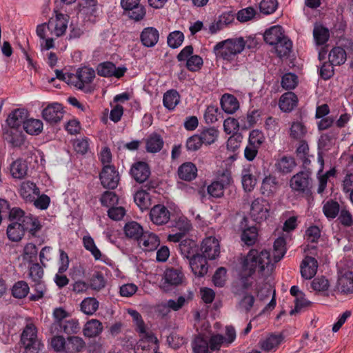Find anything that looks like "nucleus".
Instances as JSON below:
<instances>
[{
  "label": "nucleus",
  "mask_w": 353,
  "mask_h": 353,
  "mask_svg": "<svg viewBox=\"0 0 353 353\" xmlns=\"http://www.w3.org/2000/svg\"><path fill=\"white\" fill-rule=\"evenodd\" d=\"M97 70L98 74L101 77L120 78L124 75L127 69L125 67L117 68L112 62L106 61L100 63Z\"/></svg>",
  "instance_id": "f8f14e48"
},
{
  "label": "nucleus",
  "mask_w": 353,
  "mask_h": 353,
  "mask_svg": "<svg viewBox=\"0 0 353 353\" xmlns=\"http://www.w3.org/2000/svg\"><path fill=\"white\" fill-rule=\"evenodd\" d=\"M41 114L43 119L47 122L56 123L63 119V110L60 103H53L45 108Z\"/></svg>",
  "instance_id": "ddd939ff"
},
{
  "label": "nucleus",
  "mask_w": 353,
  "mask_h": 353,
  "mask_svg": "<svg viewBox=\"0 0 353 353\" xmlns=\"http://www.w3.org/2000/svg\"><path fill=\"white\" fill-rule=\"evenodd\" d=\"M100 201L103 206L110 208L118 203L119 198L114 192L106 191L101 195Z\"/></svg>",
  "instance_id": "4d7b16f0"
},
{
  "label": "nucleus",
  "mask_w": 353,
  "mask_h": 353,
  "mask_svg": "<svg viewBox=\"0 0 353 353\" xmlns=\"http://www.w3.org/2000/svg\"><path fill=\"white\" fill-rule=\"evenodd\" d=\"M309 185L310 174L307 172H299L290 180V186L295 192H304L309 189Z\"/></svg>",
  "instance_id": "4468645a"
},
{
  "label": "nucleus",
  "mask_w": 353,
  "mask_h": 353,
  "mask_svg": "<svg viewBox=\"0 0 353 353\" xmlns=\"http://www.w3.org/2000/svg\"><path fill=\"white\" fill-rule=\"evenodd\" d=\"M298 103V98L292 92H288L281 95L279 99V107L283 112H291Z\"/></svg>",
  "instance_id": "5701e85b"
},
{
  "label": "nucleus",
  "mask_w": 353,
  "mask_h": 353,
  "mask_svg": "<svg viewBox=\"0 0 353 353\" xmlns=\"http://www.w3.org/2000/svg\"><path fill=\"white\" fill-rule=\"evenodd\" d=\"M296 163L292 157L283 156L279 159L275 163L276 170L282 174H288L293 171Z\"/></svg>",
  "instance_id": "bb28decb"
},
{
  "label": "nucleus",
  "mask_w": 353,
  "mask_h": 353,
  "mask_svg": "<svg viewBox=\"0 0 353 353\" xmlns=\"http://www.w3.org/2000/svg\"><path fill=\"white\" fill-rule=\"evenodd\" d=\"M313 36L317 45H323L329 40L330 31L322 24L316 23L313 30Z\"/></svg>",
  "instance_id": "c756f323"
},
{
  "label": "nucleus",
  "mask_w": 353,
  "mask_h": 353,
  "mask_svg": "<svg viewBox=\"0 0 353 353\" xmlns=\"http://www.w3.org/2000/svg\"><path fill=\"white\" fill-rule=\"evenodd\" d=\"M190 265L194 275L201 277L205 275L208 270L207 258L197 254L190 259Z\"/></svg>",
  "instance_id": "dca6fc26"
},
{
  "label": "nucleus",
  "mask_w": 353,
  "mask_h": 353,
  "mask_svg": "<svg viewBox=\"0 0 353 353\" xmlns=\"http://www.w3.org/2000/svg\"><path fill=\"white\" fill-rule=\"evenodd\" d=\"M121 5L125 14L134 21L143 19L145 15V10L140 0H121Z\"/></svg>",
  "instance_id": "0eeeda50"
},
{
  "label": "nucleus",
  "mask_w": 353,
  "mask_h": 353,
  "mask_svg": "<svg viewBox=\"0 0 353 353\" xmlns=\"http://www.w3.org/2000/svg\"><path fill=\"white\" fill-rule=\"evenodd\" d=\"M65 345V353H79L85 349V343L81 337L69 336Z\"/></svg>",
  "instance_id": "a878e982"
},
{
  "label": "nucleus",
  "mask_w": 353,
  "mask_h": 353,
  "mask_svg": "<svg viewBox=\"0 0 353 353\" xmlns=\"http://www.w3.org/2000/svg\"><path fill=\"white\" fill-rule=\"evenodd\" d=\"M270 203L263 198H256L251 203L250 216L255 222L260 223L270 216Z\"/></svg>",
  "instance_id": "423d86ee"
},
{
  "label": "nucleus",
  "mask_w": 353,
  "mask_h": 353,
  "mask_svg": "<svg viewBox=\"0 0 353 353\" xmlns=\"http://www.w3.org/2000/svg\"><path fill=\"white\" fill-rule=\"evenodd\" d=\"M256 10L253 7H248L240 10L236 14V19L240 22L252 20L256 15Z\"/></svg>",
  "instance_id": "680f3d73"
},
{
  "label": "nucleus",
  "mask_w": 353,
  "mask_h": 353,
  "mask_svg": "<svg viewBox=\"0 0 353 353\" xmlns=\"http://www.w3.org/2000/svg\"><path fill=\"white\" fill-rule=\"evenodd\" d=\"M339 212L338 220L342 225L345 227L353 225V216L346 208H343Z\"/></svg>",
  "instance_id": "338daca9"
},
{
  "label": "nucleus",
  "mask_w": 353,
  "mask_h": 353,
  "mask_svg": "<svg viewBox=\"0 0 353 353\" xmlns=\"http://www.w3.org/2000/svg\"><path fill=\"white\" fill-rule=\"evenodd\" d=\"M347 59L345 50L341 47H334L329 53V60L335 65L343 64Z\"/></svg>",
  "instance_id": "4c0bfd02"
},
{
  "label": "nucleus",
  "mask_w": 353,
  "mask_h": 353,
  "mask_svg": "<svg viewBox=\"0 0 353 353\" xmlns=\"http://www.w3.org/2000/svg\"><path fill=\"white\" fill-rule=\"evenodd\" d=\"M177 173L181 179L190 181L196 177L197 168L194 163L186 162L179 166Z\"/></svg>",
  "instance_id": "b1692460"
},
{
  "label": "nucleus",
  "mask_w": 353,
  "mask_h": 353,
  "mask_svg": "<svg viewBox=\"0 0 353 353\" xmlns=\"http://www.w3.org/2000/svg\"><path fill=\"white\" fill-rule=\"evenodd\" d=\"M309 153L310 148L307 143L305 140L301 141L296 150V157L302 161L304 165H308L310 163Z\"/></svg>",
  "instance_id": "49530a36"
},
{
  "label": "nucleus",
  "mask_w": 353,
  "mask_h": 353,
  "mask_svg": "<svg viewBox=\"0 0 353 353\" xmlns=\"http://www.w3.org/2000/svg\"><path fill=\"white\" fill-rule=\"evenodd\" d=\"M221 104L223 111L228 114L235 112L239 107V103L236 98L228 94L222 96Z\"/></svg>",
  "instance_id": "cd10ccee"
},
{
  "label": "nucleus",
  "mask_w": 353,
  "mask_h": 353,
  "mask_svg": "<svg viewBox=\"0 0 353 353\" xmlns=\"http://www.w3.org/2000/svg\"><path fill=\"white\" fill-rule=\"evenodd\" d=\"M21 341L25 353H39L43 347L37 336V327L32 323H28L25 327L21 336Z\"/></svg>",
  "instance_id": "7ed1b4c3"
},
{
  "label": "nucleus",
  "mask_w": 353,
  "mask_h": 353,
  "mask_svg": "<svg viewBox=\"0 0 353 353\" xmlns=\"http://www.w3.org/2000/svg\"><path fill=\"white\" fill-rule=\"evenodd\" d=\"M83 245L85 248L90 252L95 260H99L101 258V253L97 248L94 239L90 236H85L83 238Z\"/></svg>",
  "instance_id": "3c124183"
},
{
  "label": "nucleus",
  "mask_w": 353,
  "mask_h": 353,
  "mask_svg": "<svg viewBox=\"0 0 353 353\" xmlns=\"http://www.w3.org/2000/svg\"><path fill=\"white\" fill-rule=\"evenodd\" d=\"M100 180L104 188L113 189L119 183V174L113 165H104L100 174Z\"/></svg>",
  "instance_id": "9b49d317"
},
{
  "label": "nucleus",
  "mask_w": 353,
  "mask_h": 353,
  "mask_svg": "<svg viewBox=\"0 0 353 353\" xmlns=\"http://www.w3.org/2000/svg\"><path fill=\"white\" fill-rule=\"evenodd\" d=\"M163 279L164 282L160 285V288L164 290H167L168 286H178L181 285L184 280V274L181 269L168 268L163 273Z\"/></svg>",
  "instance_id": "1a4fd4ad"
},
{
  "label": "nucleus",
  "mask_w": 353,
  "mask_h": 353,
  "mask_svg": "<svg viewBox=\"0 0 353 353\" xmlns=\"http://www.w3.org/2000/svg\"><path fill=\"white\" fill-rule=\"evenodd\" d=\"M318 267V262L314 257L306 256L300 265L301 276L307 280L311 279L316 274Z\"/></svg>",
  "instance_id": "2eb2a0df"
},
{
  "label": "nucleus",
  "mask_w": 353,
  "mask_h": 353,
  "mask_svg": "<svg viewBox=\"0 0 353 353\" xmlns=\"http://www.w3.org/2000/svg\"><path fill=\"white\" fill-rule=\"evenodd\" d=\"M141 40L146 47H152L154 45V29L153 28H145L141 34Z\"/></svg>",
  "instance_id": "052dcab7"
},
{
  "label": "nucleus",
  "mask_w": 353,
  "mask_h": 353,
  "mask_svg": "<svg viewBox=\"0 0 353 353\" xmlns=\"http://www.w3.org/2000/svg\"><path fill=\"white\" fill-rule=\"evenodd\" d=\"M20 195L27 202H32L34 197L39 194V190L30 181H24L20 187Z\"/></svg>",
  "instance_id": "4be33fe9"
},
{
  "label": "nucleus",
  "mask_w": 353,
  "mask_h": 353,
  "mask_svg": "<svg viewBox=\"0 0 353 353\" xmlns=\"http://www.w3.org/2000/svg\"><path fill=\"white\" fill-rule=\"evenodd\" d=\"M338 285L341 290L344 293L353 292V273L346 272L342 275L338 280Z\"/></svg>",
  "instance_id": "ea45409f"
},
{
  "label": "nucleus",
  "mask_w": 353,
  "mask_h": 353,
  "mask_svg": "<svg viewBox=\"0 0 353 353\" xmlns=\"http://www.w3.org/2000/svg\"><path fill=\"white\" fill-rule=\"evenodd\" d=\"M130 174L136 181L143 183L149 177L150 170L147 163L139 161L132 165Z\"/></svg>",
  "instance_id": "a211bd4d"
},
{
  "label": "nucleus",
  "mask_w": 353,
  "mask_h": 353,
  "mask_svg": "<svg viewBox=\"0 0 353 353\" xmlns=\"http://www.w3.org/2000/svg\"><path fill=\"white\" fill-rule=\"evenodd\" d=\"M311 287L316 292H325L329 290L330 283L325 276H318L312 281Z\"/></svg>",
  "instance_id": "a19ab883"
},
{
  "label": "nucleus",
  "mask_w": 353,
  "mask_h": 353,
  "mask_svg": "<svg viewBox=\"0 0 353 353\" xmlns=\"http://www.w3.org/2000/svg\"><path fill=\"white\" fill-rule=\"evenodd\" d=\"M241 239L247 246L254 245L259 241V229L256 226L242 228Z\"/></svg>",
  "instance_id": "aec40b11"
},
{
  "label": "nucleus",
  "mask_w": 353,
  "mask_h": 353,
  "mask_svg": "<svg viewBox=\"0 0 353 353\" xmlns=\"http://www.w3.org/2000/svg\"><path fill=\"white\" fill-rule=\"evenodd\" d=\"M323 212L327 218L334 219L339 215L340 205L336 201L330 199L324 203Z\"/></svg>",
  "instance_id": "58836bf2"
},
{
  "label": "nucleus",
  "mask_w": 353,
  "mask_h": 353,
  "mask_svg": "<svg viewBox=\"0 0 353 353\" xmlns=\"http://www.w3.org/2000/svg\"><path fill=\"white\" fill-rule=\"evenodd\" d=\"M123 230L127 237L134 239H138L143 232L142 226L136 221L127 223Z\"/></svg>",
  "instance_id": "72a5a7b5"
},
{
  "label": "nucleus",
  "mask_w": 353,
  "mask_h": 353,
  "mask_svg": "<svg viewBox=\"0 0 353 353\" xmlns=\"http://www.w3.org/2000/svg\"><path fill=\"white\" fill-rule=\"evenodd\" d=\"M298 85V77L293 73L285 74L281 79V86L285 90H293Z\"/></svg>",
  "instance_id": "5fc2aeb1"
},
{
  "label": "nucleus",
  "mask_w": 353,
  "mask_h": 353,
  "mask_svg": "<svg viewBox=\"0 0 353 353\" xmlns=\"http://www.w3.org/2000/svg\"><path fill=\"white\" fill-rule=\"evenodd\" d=\"M284 37L285 36L280 26H272L264 33V41L271 46H274Z\"/></svg>",
  "instance_id": "393cba45"
},
{
  "label": "nucleus",
  "mask_w": 353,
  "mask_h": 353,
  "mask_svg": "<svg viewBox=\"0 0 353 353\" xmlns=\"http://www.w3.org/2000/svg\"><path fill=\"white\" fill-rule=\"evenodd\" d=\"M154 194V183L150 181L145 185L144 189L138 191L134 196V201L141 210H150L149 217L152 221H154V214L152 212L154 209V206H152Z\"/></svg>",
  "instance_id": "20e7f679"
},
{
  "label": "nucleus",
  "mask_w": 353,
  "mask_h": 353,
  "mask_svg": "<svg viewBox=\"0 0 353 353\" xmlns=\"http://www.w3.org/2000/svg\"><path fill=\"white\" fill-rule=\"evenodd\" d=\"M21 223L24 231L28 230L32 235H35L41 229V225L38 219L30 214L26 215Z\"/></svg>",
  "instance_id": "473e14b6"
},
{
  "label": "nucleus",
  "mask_w": 353,
  "mask_h": 353,
  "mask_svg": "<svg viewBox=\"0 0 353 353\" xmlns=\"http://www.w3.org/2000/svg\"><path fill=\"white\" fill-rule=\"evenodd\" d=\"M275 50L280 58L289 57L292 47V43L286 37L279 41L275 45Z\"/></svg>",
  "instance_id": "e433bc0d"
},
{
  "label": "nucleus",
  "mask_w": 353,
  "mask_h": 353,
  "mask_svg": "<svg viewBox=\"0 0 353 353\" xmlns=\"http://www.w3.org/2000/svg\"><path fill=\"white\" fill-rule=\"evenodd\" d=\"M278 6L277 0H262L259 4L261 12L265 14L273 13Z\"/></svg>",
  "instance_id": "69168bd1"
},
{
  "label": "nucleus",
  "mask_w": 353,
  "mask_h": 353,
  "mask_svg": "<svg viewBox=\"0 0 353 353\" xmlns=\"http://www.w3.org/2000/svg\"><path fill=\"white\" fill-rule=\"evenodd\" d=\"M24 234V229L21 223L12 222L7 228V236L12 241H20Z\"/></svg>",
  "instance_id": "7c9ffc66"
},
{
  "label": "nucleus",
  "mask_w": 353,
  "mask_h": 353,
  "mask_svg": "<svg viewBox=\"0 0 353 353\" xmlns=\"http://www.w3.org/2000/svg\"><path fill=\"white\" fill-rule=\"evenodd\" d=\"M180 250L181 253L190 259L194 257V256L199 254L195 242L190 240L182 241L180 243Z\"/></svg>",
  "instance_id": "c03bdc74"
},
{
  "label": "nucleus",
  "mask_w": 353,
  "mask_h": 353,
  "mask_svg": "<svg viewBox=\"0 0 353 353\" xmlns=\"http://www.w3.org/2000/svg\"><path fill=\"white\" fill-rule=\"evenodd\" d=\"M38 250L36 245L33 243H28L23 248L22 254L23 260L26 262H32L37 259Z\"/></svg>",
  "instance_id": "6e6d98bb"
},
{
  "label": "nucleus",
  "mask_w": 353,
  "mask_h": 353,
  "mask_svg": "<svg viewBox=\"0 0 353 353\" xmlns=\"http://www.w3.org/2000/svg\"><path fill=\"white\" fill-rule=\"evenodd\" d=\"M279 188V181L275 175L269 174L263 179L261 186V194L265 196H273Z\"/></svg>",
  "instance_id": "f3484780"
},
{
  "label": "nucleus",
  "mask_w": 353,
  "mask_h": 353,
  "mask_svg": "<svg viewBox=\"0 0 353 353\" xmlns=\"http://www.w3.org/2000/svg\"><path fill=\"white\" fill-rule=\"evenodd\" d=\"M170 219V212L164 205H156V225H164Z\"/></svg>",
  "instance_id": "8fccbe9b"
},
{
  "label": "nucleus",
  "mask_w": 353,
  "mask_h": 353,
  "mask_svg": "<svg viewBox=\"0 0 353 353\" xmlns=\"http://www.w3.org/2000/svg\"><path fill=\"white\" fill-rule=\"evenodd\" d=\"M28 165L26 161L17 159L10 165V173L15 179H23L27 175Z\"/></svg>",
  "instance_id": "c85d7f7f"
},
{
  "label": "nucleus",
  "mask_w": 353,
  "mask_h": 353,
  "mask_svg": "<svg viewBox=\"0 0 353 353\" xmlns=\"http://www.w3.org/2000/svg\"><path fill=\"white\" fill-rule=\"evenodd\" d=\"M129 314L132 317L134 323L136 325V330L144 337L150 338L151 336L148 334L145 326L144 322L141 319L140 314L134 310H128Z\"/></svg>",
  "instance_id": "79ce46f5"
},
{
  "label": "nucleus",
  "mask_w": 353,
  "mask_h": 353,
  "mask_svg": "<svg viewBox=\"0 0 353 353\" xmlns=\"http://www.w3.org/2000/svg\"><path fill=\"white\" fill-rule=\"evenodd\" d=\"M95 77V72L93 69L88 67L79 68L76 74H71L68 78L72 81H68V84L74 85L80 90H85L86 92H90L92 89L89 85Z\"/></svg>",
  "instance_id": "39448f33"
},
{
  "label": "nucleus",
  "mask_w": 353,
  "mask_h": 353,
  "mask_svg": "<svg viewBox=\"0 0 353 353\" xmlns=\"http://www.w3.org/2000/svg\"><path fill=\"white\" fill-rule=\"evenodd\" d=\"M28 111L23 108H19L12 111L8 116L6 121L8 125L12 128H18L21 124L24 126V123L28 119Z\"/></svg>",
  "instance_id": "412c9836"
},
{
  "label": "nucleus",
  "mask_w": 353,
  "mask_h": 353,
  "mask_svg": "<svg viewBox=\"0 0 353 353\" xmlns=\"http://www.w3.org/2000/svg\"><path fill=\"white\" fill-rule=\"evenodd\" d=\"M180 101V95L174 90L166 92L163 96V104L169 110H173Z\"/></svg>",
  "instance_id": "37998d69"
},
{
  "label": "nucleus",
  "mask_w": 353,
  "mask_h": 353,
  "mask_svg": "<svg viewBox=\"0 0 353 353\" xmlns=\"http://www.w3.org/2000/svg\"><path fill=\"white\" fill-rule=\"evenodd\" d=\"M245 41L242 37L230 39L218 43L214 48L216 57L230 61L245 48Z\"/></svg>",
  "instance_id": "f03ea898"
},
{
  "label": "nucleus",
  "mask_w": 353,
  "mask_h": 353,
  "mask_svg": "<svg viewBox=\"0 0 353 353\" xmlns=\"http://www.w3.org/2000/svg\"><path fill=\"white\" fill-rule=\"evenodd\" d=\"M105 283L106 282L103 276L99 272L94 274L90 281L91 288L96 291H99L104 288Z\"/></svg>",
  "instance_id": "0e129e2a"
},
{
  "label": "nucleus",
  "mask_w": 353,
  "mask_h": 353,
  "mask_svg": "<svg viewBox=\"0 0 353 353\" xmlns=\"http://www.w3.org/2000/svg\"><path fill=\"white\" fill-rule=\"evenodd\" d=\"M139 245L144 251H152L154 248V235L143 233L137 239Z\"/></svg>",
  "instance_id": "de8ad7c7"
},
{
  "label": "nucleus",
  "mask_w": 353,
  "mask_h": 353,
  "mask_svg": "<svg viewBox=\"0 0 353 353\" xmlns=\"http://www.w3.org/2000/svg\"><path fill=\"white\" fill-rule=\"evenodd\" d=\"M99 307V302L94 297L85 298L80 304L81 311L86 315L95 314Z\"/></svg>",
  "instance_id": "2f4dec72"
},
{
  "label": "nucleus",
  "mask_w": 353,
  "mask_h": 353,
  "mask_svg": "<svg viewBox=\"0 0 353 353\" xmlns=\"http://www.w3.org/2000/svg\"><path fill=\"white\" fill-rule=\"evenodd\" d=\"M192 347L194 353H209L208 341L201 335L195 336L192 343Z\"/></svg>",
  "instance_id": "a18cd8bd"
},
{
  "label": "nucleus",
  "mask_w": 353,
  "mask_h": 353,
  "mask_svg": "<svg viewBox=\"0 0 353 353\" xmlns=\"http://www.w3.org/2000/svg\"><path fill=\"white\" fill-rule=\"evenodd\" d=\"M227 270L225 268H218L212 276V282L216 287L222 288L226 282Z\"/></svg>",
  "instance_id": "13d9d810"
},
{
  "label": "nucleus",
  "mask_w": 353,
  "mask_h": 353,
  "mask_svg": "<svg viewBox=\"0 0 353 353\" xmlns=\"http://www.w3.org/2000/svg\"><path fill=\"white\" fill-rule=\"evenodd\" d=\"M43 128V122L40 119H29L24 123V130L30 135H38Z\"/></svg>",
  "instance_id": "f704fd0d"
},
{
  "label": "nucleus",
  "mask_w": 353,
  "mask_h": 353,
  "mask_svg": "<svg viewBox=\"0 0 353 353\" xmlns=\"http://www.w3.org/2000/svg\"><path fill=\"white\" fill-rule=\"evenodd\" d=\"M200 250L201 255L210 260H214L221 252L219 241L214 236H208L202 241Z\"/></svg>",
  "instance_id": "6e6552de"
},
{
  "label": "nucleus",
  "mask_w": 353,
  "mask_h": 353,
  "mask_svg": "<svg viewBox=\"0 0 353 353\" xmlns=\"http://www.w3.org/2000/svg\"><path fill=\"white\" fill-rule=\"evenodd\" d=\"M30 288L28 283L23 281L17 282L12 287V292L14 297L18 299H22L26 297Z\"/></svg>",
  "instance_id": "864d4df0"
},
{
  "label": "nucleus",
  "mask_w": 353,
  "mask_h": 353,
  "mask_svg": "<svg viewBox=\"0 0 353 353\" xmlns=\"http://www.w3.org/2000/svg\"><path fill=\"white\" fill-rule=\"evenodd\" d=\"M184 40V35L180 31H174L168 37V44L172 48H179Z\"/></svg>",
  "instance_id": "bf43d9fd"
},
{
  "label": "nucleus",
  "mask_w": 353,
  "mask_h": 353,
  "mask_svg": "<svg viewBox=\"0 0 353 353\" xmlns=\"http://www.w3.org/2000/svg\"><path fill=\"white\" fill-rule=\"evenodd\" d=\"M283 337L281 335L272 334L261 341L260 347L263 350L269 352L276 347L281 343Z\"/></svg>",
  "instance_id": "c9c22d12"
},
{
  "label": "nucleus",
  "mask_w": 353,
  "mask_h": 353,
  "mask_svg": "<svg viewBox=\"0 0 353 353\" xmlns=\"http://www.w3.org/2000/svg\"><path fill=\"white\" fill-rule=\"evenodd\" d=\"M242 271L247 276H252L256 272L262 273L269 269L271 264L270 252L263 249H251L242 261Z\"/></svg>",
  "instance_id": "f257e3e1"
},
{
  "label": "nucleus",
  "mask_w": 353,
  "mask_h": 353,
  "mask_svg": "<svg viewBox=\"0 0 353 353\" xmlns=\"http://www.w3.org/2000/svg\"><path fill=\"white\" fill-rule=\"evenodd\" d=\"M69 17L64 14H57L54 18L49 20L50 34L59 37L63 35L67 30Z\"/></svg>",
  "instance_id": "9d476101"
},
{
  "label": "nucleus",
  "mask_w": 353,
  "mask_h": 353,
  "mask_svg": "<svg viewBox=\"0 0 353 353\" xmlns=\"http://www.w3.org/2000/svg\"><path fill=\"white\" fill-rule=\"evenodd\" d=\"M285 240L283 237L276 239L274 243V259L276 263L281 260L285 253Z\"/></svg>",
  "instance_id": "603ef678"
},
{
  "label": "nucleus",
  "mask_w": 353,
  "mask_h": 353,
  "mask_svg": "<svg viewBox=\"0 0 353 353\" xmlns=\"http://www.w3.org/2000/svg\"><path fill=\"white\" fill-rule=\"evenodd\" d=\"M43 276V268L38 263H34L30 267L29 277L34 283L41 281Z\"/></svg>",
  "instance_id": "774afa93"
},
{
  "label": "nucleus",
  "mask_w": 353,
  "mask_h": 353,
  "mask_svg": "<svg viewBox=\"0 0 353 353\" xmlns=\"http://www.w3.org/2000/svg\"><path fill=\"white\" fill-rule=\"evenodd\" d=\"M219 132L214 128L203 130L199 135L203 144L210 145L217 139Z\"/></svg>",
  "instance_id": "09e8293b"
},
{
  "label": "nucleus",
  "mask_w": 353,
  "mask_h": 353,
  "mask_svg": "<svg viewBox=\"0 0 353 353\" xmlns=\"http://www.w3.org/2000/svg\"><path fill=\"white\" fill-rule=\"evenodd\" d=\"M225 188L216 181H213L207 188L208 193L212 197L221 198L224 194V189Z\"/></svg>",
  "instance_id": "e2e57ef3"
},
{
  "label": "nucleus",
  "mask_w": 353,
  "mask_h": 353,
  "mask_svg": "<svg viewBox=\"0 0 353 353\" xmlns=\"http://www.w3.org/2000/svg\"><path fill=\"white\" fill-rule=\"evenodd\" d=\"M103 331L102 323L97 319H92L83 325V334L85 337L94 338L99 336Z\"/></svg>",
  "instance_id": "6ab92c4d"
}]
</instances>
